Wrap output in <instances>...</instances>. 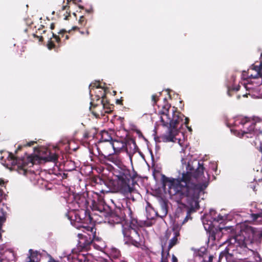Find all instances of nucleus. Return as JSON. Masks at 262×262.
Returning a JSON list of instances; mask_svg holds the SVG:
<instances>
[{"label": "nucleus", "instance_id": "nucleus-1", "mask_svg": "<svg viewBox=\"0 0 262 262\" xmlns=\"http://www.w3.org/2000/svg\"><path fill=\"white\" fill-rule=\"evenodd\" d=\"M205 168L203 163H197L195 168L189 162L186 167V171H183L177 178H168L162 175V181L164 189L168 187V192L172 199L180 205L179 208L186 211V215L181 225L188 220H191L192 213L199 208L200 193L206 187V185L194 181L203 176Z\"/></svg>", "mask_w": 262, "mask_h": 262}, {"label": "nucleus", "instance_id": "nucleus-2", "mask_svg": "<svg viewBox=\"0 0 262 262\" xmlns=\"http://www.w3.org/2000/svg\"><path fill=\"white\" fill-rule=\"evenodd\" d=\"M165 104L162 106V109L159 113L161 114V121L164 126L169 125V132L167 135H163L161 137L163 142L173 141L175 136L178 133L177 129L179 123L183 120L184 115L178 111L177 108L173 107L172 110L171 117L169 114V109L171 105L169 104L166 98L164 99Z\"/></svg>", "mask_w": 262, "mask_h": 262}, {"label": "nucleus", "instance_id": "nucleus-3", "mask_svg": "<svg viewBox=\"0 0 262 262\" xmlns=\"http://www.w3.org/2000/svg\"><path fill=\"white\" fill-rule=\"evenodd\" d=\"M91 201V208L94 212L92 215L99 216L102 220L108 218V222L111 224H122L124 222L123 217L117 211L112 212L109 206L105 203L103 196L98 193H94Z\"/></svg>", "mask_w": 262, "mask_h": 262}, {"label": "nucleus", "instance_id": "nucleus-4", "mask_svg": "<svg viewBox=\"0 0 262 262\" xmlns=\"http://www.w3.org/2000/svg\"><path fill=\"white\" fill-rule=\"evenodd\" d=\"M113 174L116 178L114 180V187L117 192L123 195H128L135 191L130 186V180L133 178L130 171L123 164L114 168Z\"/></svg>", "mask_w": 262, "mask_h": 262}, {"label": "nucleus", "instance_id": "nucleus-5", "mask_svg": "<svg viewBox=\"0 0 262 262\" xmlns=\"http://www.w3.org/2000/svg\"><path fill=\"white\" fill-rule=\"evenodd\" d=\"M123 195L124 198L121 199L120 202L121 206L119 205L118 207L119 213L122 217H123V220L126 223H129L131 226L135 227H141L140 222L138 221L137 219L135 217L133 210V209H134V207L130 202L131 200L133 201L135 200L132 193Z\"/></svg>", "mask_w": 262, "mask_h": 262}, {"label": "nucleus", "instance_id": "nucleus-6", "mask_svg": "<svg viewBox=\"0 0 262 262\" xmlns=\"http://www.w3.org/2000/svg\"><path fill=\"white\" fill-rule=\"evenodd\" d=\"M180 234L179 231L173 229L172 231L167 230L162 240V252L161 262H168L170 256L169 251L178 243V237Z\"/></svg>", "mask_w": 262, "mask_h": 262}, {"label": "nucleus", "instance_id": "nucleus-7", "mask_svg": "<svg viewBox=\"0 0 262 262\" xmlns=\"http://www.w3.org/2000/svg\"><path fill=\"white\" fill-rule=\"evenodd\" d=\"M8 160L11 162L13 169L17 170L19 173L24 175L26 174L28 168L32 167L38 158L37 156L34 155L19 158L11 152H8Z\"/></svg>", "mask_w": 262, "mask_h": 262}, {"label": "nucleus", "instance_id": "nucleus-8", "mask_svg": "<svg viewBox=\"0 0 262 262\" xmlns=\"http://www.w3.org/2000/svg\"><path fill=\"white\" fill-rule=\"evenodd\" d=\"M101 94L99 95L98 100H101V103L102 105V110L99 109L100 106L98 104H94L91 102V106L90 109L94 116L96 118H100V116H104L105 113L110 114L112 112L114 109V105L111 104L106 99V92L105 91H100Z\"/></svg>", "mask_w": 262, "mask_h": 262}, {"label": "nucleus", "instance_id": "nucleus-9", "mask_svg": "<svg viewBox=\"0 0 262 262\" xmlns=\"http://www.w3.org/2000/svg\"><path fill=\"white\" fill-rule=\"evenodd\" d=\"M139 227H135L131 226H122V232L123 235L124 242L125 244L132 245L136 247L141 246V239L137 229Z\"/></svg>", "mask_w": 262, "mask_h": 262}, {"label": "nucleus", "instance_id": "nucleus-10", "mask_svg": "<svg viewBox=\"0 0 262 262\" xmlns=\"http://www.w3.org/2000/svg\"><path fill=\"white\" fill-rule=\"evenodd\" d=\"M74 214L75 218L72 219V216L70 217L68 214H66L68 219L71 221L73 220L75 223H77L79 225H75L76 228L81 229L82 231V227H78V226H91L88 225L89 223H91L93 221V217L90 212L88 210H78L73 212Z\"/></svg>", "mask_w": 262, "mask_h": 262}, {"label": "nucleus", "instance_id": "nucleus-11", "mask_svg": "<svg viewBox=\"0 0 262 262\" xmlns=\"http://www.w3.org/2000/svg\"><path fill=\"white\" fill-rule=\"evenodd\" d=\"M110 145L113 148L114 151L116 152H120L124 148H126V150L127 151H128V148H130V150L132 149L134 152L138 147L135 140L133 139L128 140L126 142L115 140L111 142Z\"/></svg>", "mask_w": 262, "mask_h": 262}, {"label": "nucleus", "instance_id": "nucleus-12", "mask_svg": "<svg viewBox=\"0 0 262 262\" xmlns=\"http://www.w3.org/2000/svg\"><path fill=\"white\" fill-rule=\"evenodd\" d=\"M72 204L75 208V210H87L88 206L89 204V201L84 194H75L73 195V200Z\"/></svg>", "mask_w": 262, "mask_h": 262}, {"label": "nucleus", "instance_id": "nucleus-13", "mask_svg": "<svg viewBox=\"0 0 262 262\" xmlns=\"http://www.w3.org/2000/svg\"><path fill=\"white\" fill-rule=\"evenodd\" d=\"M223 230H227V229L225 227L209 226L207 231L208 240L212 242L219 241L223 234Z\"/></svg>", "mask_w": 262, "mask_h": 262}, {"label": "nucleus", "instance_id": "nucleus-14", "mask_svg": "<svg viewBox=\"0 0 262 262\" xmlns=\"http://www.w3.org/2000/svg\"><path fill=\"white\" fill-rule=\"evenodd\" d=\"M78 237L79 241L78 243V247L80 250H88L90 248V246H92L93 239H91L90 236L87 234L78 233Z\"/></svg>", "mask_w": 262, "mask_h": 262}, {"label": "nucleus", "instance_id": "nucleus-15", "mask_svg": "<svg viewBox=\"0 0 262 262\" xmlns=\"http://www.w3.org/2000/svg\"><path fill=\"white\" fill-rule=\"evenodd\" d=\"M79 227H82V231L85 234H87L88 235L90 236L91 239H93L92 246L94 245V243H97L99 241H103L101 237H99L96 235V229L95 225L91 224V226H78Z\"/></svg>", "mask_w": 262, "mask_h": 262}, {"label": "nucleus", "instance_id": "nucleus-16", "mask_svg": "<svg viewBox=\"0 0 262 262\" xmlns=\"http://www.w3.org/2000/svg\"><path fill=\"white\" fill-rule=\"evenodd\" d=\"M100 161L101 163L106 165L108 164V161L111 162L117 166V167L123 165L119 156L116 154H110L107 156H104L103 158L100 159Z\"/></svg>", "mask_w": 262, "mask_h": 262}, {"label": "nucleus", "instance_id": "nucleus-17", "mask_svg": "<svg viewBox=\"0 0 262 262\" xmlns=\"http://www.w3.org/2000/svg\"><path fill=\"white\" fill-rule=\"evenodd\" d=\"M240 123L244 125V128H246V130L242 131V137H243L245 134H251L254 131L256 125L255 122L250 121L249 119L245 118L241 120Z\"/></svg>", "mask_w": 262, "mask_h": 262}, {"label": "nucleus", "instance_id": "nucleus-18", "mask_svg": "<svg viewBox=\"0 0 262 262\" xmlns=\"http://www.w3.org/2000/svg\"><path fill=\"white\" fill-rule=\"evenodd\" d=\"M229 248H226L220 253L217 262H221L224 258L227 262H235L233 254L229 253Z\"/></svg>", "mask_w": 262, "mask_h": 262}, {"label": "nucleus", "instance_id": "nucleus-19", "mask_svg": "<svg viewBox=\"0 0 262 262\" xmlns=\"http://www.w3.org/2000/svg\"><path fill=\"white\" fill-rule=\"evenodd\" d=\"M71 30L67 31L64 29H61L57 33L58 35L52 32V37L55 39V41L57 43V47L58 48L60 47V43H61V37H64V35L66 33H70Z\"/></svg>", "mask_w": 262, "mask_h": 262}, {"label": "nucleus", "instance_id": "nucleus-20", "mask_svg": "<svg viewBox=\"0 0 262 262\" xmlns=\"http://www.w3.org/2000/svg\"><path fill=\"white\" fill-rule=\"evenodd\" d=\"M249 77L253 79L251 80V83H255L256 86H260L262 84V73L259 74H257L256 72L254 75L251 74L249 75Z\"/></svg>", "mask_w": 262, "mask_h": 262}, {"label": "nucleus", "instance_id": "nucleus-21", "mask_svg": "<svg viewBox=\"0 0 262 262\" xmlns=\"http://www.w3.org/2000/svg\"><path fill=\"white\" fill-rule=\"evenodd\" d=\"M29 252L30 254L29 262H38L40 255L39 252L37 251H33L32 249H30Z\"/></svg>", "mask_w": 262, "mask_h": 262}, {"label": "nucleus", "instance_id": "nucleus-22", "mask_svg": "<svg viewBox=\"0 0 262 262\" xmlns=\"http://www.w3.org/2000/svg\"><path fill=\"white\" fill-rule=\"evenodd\" d=\"M100 142H109L110 144H111V142L113 140L108 132L103 130L101 132V138L100 139Z\"/></svg>", "mask_w": 262, "mask_h": 262}, {"label": "nucleus", "instance_id": "nucleus-23", "mask_svg": "<svg viewBox=\"0 0 262 262\" xmlns=\"http://www.w3.org/2000/svg\"><path fill=\"white\" fill-rule=\"evenodd\" d=\"M251 216L253 221L261 222L262 221V209H258L256 212L252 213Z\"/></svg>", "mask_w": 262, "mask_h": 262}, {"label": "nucleus", "instance_id": "nucleus-24", "mask_svg": "<svg viewBox=\"0 0 262 262\" xmlns=\"http://www.w3.org/2000/svg\"><path fill=\"white\" fill-rule=\"evenodd\" d=\"M260 58H261V60L259 64H256L257 62H255L251 66L250 69L251 70L257 72V74L262 73V53L260 55Z\"/></svg>", "mask_w": 262, "mask_h": 262}, {"label": "nucleus", "instance_id": "nucleus-25", "mask_svg": "<svg viewBox=\"0 0 262 262\" xmlns=\"http://www.w3.org/2000/svg\"><path fill=\"white\" fill-rule=\"evenodd\" d=\"M93 246L95 249L102 251L105 248L106 245L104 241H99L97 243H94Z\"/></svg>", "mask_w": 262, "mask_h": 262}, {"label": "nucleus", "instance_id": "nucleus-26", "mask_svg": "<svg viewBox=\"0 0 262 262\" xmlns=\"http://www.w3.org/2000/svg\"><path fill=\"white\" fill-rule=\"evenodd\" d=\"M58 155L50 152L49 155L45 157V159L49 162H56L58 160Z\"/></svg>", "mask_w": 262, "mask_h": 262}, {"label": "nucleus", "instance_id": "nucleus-27", "mask_svg": "<svg viewBox=\"0 0 262 262\" xmlns=\"http://www.w3.org/2000/svg\"><path fill=\"white\" fill-rule=\"evenodd\" d=\"M36 142L35 141H30L26 144L18 145L17 148L15 150V154H16L19 150H20L23 147L32 146Z\"/></svg>", "mask_w": 262, "mask_h": 262}, {"label": "nucleus", "instance_id": "nucleus-28", "mask_svg": "<svg viewBox=\"0 0 262 262\" xmlns=\"http://www.w3.org/2000/svg\"><path fill=\"white\" fill-rule=\"evenodd\" d=\"M207 250L205 247H201L198 251L196 254L200 257H203L207 254Z\"/></svg>", "mask_w": 262, "mask_h": 262}, {"label": "nucleus", "instance_id": "nucleus-29", "mask_svg": "<svg viewBox=\"0 0 262 262\" xmlns=\"http://www.w3.org/2000/svg\"><path fill=\"white\" fill-rule=\"evenodd\" d=\"M47 46L48 48L50 50L56 48V46L54 43V41L52 40L51 37L49 38V39L48 41Z\"/></svg>", "mask_w": 262, "mask_h": 262}, {"label": "nucleus", "instance_id": "nucleus-30", "mask_svg": "<svg viewBox=\"0 0 262 262\" xmlns=\"http://www.w3.org/2000/svg\"><path fill=\"white\" fill-rule=\"evenodd\" d=\"M74 259H77L79 261V262H82L83 261L85 260V257L83 254H78L77 255H76V257H75L74 256L73 257Z\"/></svg>", "mask_w": 262, "mask_h": 262}, {"label": "nucleus", "instance_id": "nucleus-31", "mask_svg": "<svg viewBox=\"0 0 262 262\" xmlns=\"http://www.w3.org/2000/svg\"><path fill=\"white\" fill-rule=\"evenodd\" d=\"M78 24L81 26H85L86 24V20L84 16H81L78 20Z\"/></svg>", "mask_w": 262, "mask_h": 262}, {"label": "nucleus", "instance_id": "nucleus-32", "mask_svg": "<svg viewBox=\"0 0 262 262\" xmlns=\"http://www.w3.org/2000/svg\"><path fill=\"white\" fill-rule=\"evenodd\" d=\"M89 87L91 90L94 89L95 88L97 89L101 88L99 81H95V82L91 83Z\"/></svg>", "mask_w": 262, "mask_h": 262}, {"label": "nucleus", "instance_id": "nucleus-33", "mask_svg": "<svg viewBox=\"0 0 262 262\" xmlns=\"http://www.w3.org/2000/svg\"><path fill=\"white\" fill-rule=\"evenodd\" d=\"M161 209L162 210V214H163L162 215H161L160 216L161 217H164L166 215V214L167 213V208L166 205L165 204H163L161 206Z\"/></svg>", "mask_w": 262, "mask_h": 262}, {"label": "nucleus", "instance_id": "nucleus-34", "mask_svg": "<svg viewBox=\"0 0 262 262\" xmlns=\"http://www.w3.org/2000/svg\"><path fill=\"white\" fill-rule=\"evenodd\" d=\"M152 101L153 102V105H156L158 101L159 100L158 96L157 95H152L151 96Z\"/></svg>", "mask_w": 262, "mask_h": 262}, {"label": "nucleus", "instance_id": "nucleus-35", "mask_svg": "<svg viewBox=\"0 0 262 262\" xmlns=\"http://www.w3.org/2000/svg\"><path fill=\"white\" fill-rule=\"evenodd\" d=\"M223 220V217L220 214H219L216 217H214L213 218V221H216V222H222Z\"/></svg>", "mask_w": 262, "mask_h": 262}, {"label": "nucleus", "instance_id": "nucleus-36", "mask_svg": "<svg viewBox=\"0 0 262 262\" xmlns=\"http://www.w3.org/2000/svg\"><path fill=\"white\" fill-rule=\"evenodd\" d=\"M189 118H187V117H186L185 119L184 124L186 125V126L188 128V130L189 131H191V130H192L191 127H189L188 126V124H189Z\"/></svg>", "mask_w": 262, "mask_h": 262}, {"label": "nucleus", "instance_id": "nucleus-37", "mask_svg": "<svg viewBox=\"0 0 262 262\" xmlns=\"http://www.w3.org/2000/svg\"><path fill=\"white\" fill-rule=\"evenodd\" d=\"M33 36L34 37L38 38L39 42H42L43 40V38L42 36H38L35 34H33Z\"/></svg>", "mask_w": 262, "mask_h": 262}, {"label": "nucleus", "instance_id": "nucleus-38", "mask_svg": "<svg viewBox=\"0 0 262 262\" xmlns=\"http://www.w3.org/2000/svg\"><path fill=\"white\" fill-rule=\"evenodd\" d=\"M123 99L121 97L120 99H118L116 101V103L117 104L119 105H123Z\"/></svg>", "mask_w": 262, "mask_h": 262}, {"label": "nucleus", "instance_id": "nucleus-39", "mask_svg": "<svg viewBox=\"0 0 262 262\" xmlns=\"http://www.w3.org/2000/svg\"><path fill=\"white\" fill-rule=\"evenodd\" d=\"M5 220L6 219L4 216H0V228L2 227V224Z\"/></svg>", "mask_w": 262, "mask_h": 262}, {"label": "nucleus", "instance_id": "nucleus-40", "mask_svg": "<svg viewBox=\"0 0 262 262\" xmlns=\"http://www.w3.org/2000/svg\"><path fill=\"white\" fill-rule=\"evenodd\" d=\"M83 136L85 139H88L90 137L89 133L88 131L85 132Z\"/></svg>", "mask_w": 262, "mask_h": 262}, {"label": "nucleus", "instance_id": "nucleus-41", "mask_svg": "<svg viewBox=\"0 0 262 262\" xmlns=\"http://www.w3.org/2000/svg\"><path fill=\"white\" fill-rule=\"evenodd\" d=\"M171 262H178V259L174 254L172 255Z\"/></svg>", "mask_w": 262, "mask_h": 262}, {"label": "nucleus", "instance_id": "nucleus-42", "mask_svg": "<svg viewBox=\"0 0 262 262\" xmlns=\"http://www.w3.org/2000/svg\"><path fill=\"white\" fill-rule=\"evenodd\" d=\"M213 255H210L208 258V260L207 262H212V260L213 259Z\"/></svg>", "mask_w": 262, "mask_h": 262}, {"label": "nucleus", "instance_id": "nucleus-43", "mask_svg": "<svg viewBox=\"0 0 262 262\" xmlns=\"http://www.w3.org/2000/svg\"><path fill=\"white\" fill-rule=\"evenodd\" d=\"M55 27V23H51L50 25V28L51 29V30L54 29Z\"/></svg>", "mask_w": 262, "mask_h": 262}, {"label": "nucleus", "instance_id": "nucleus-44", "mask_svg": "<svg viewBox=\"0 0 262 262\" xmlns=\"http://www.w3.org/2000/svg\"><path fill=\"white\" fill-rule=\"evenodd\" d=\"M5 185V182L3 179H0V186H3Z\"/></svg>", "mask_w": 262, "mask_h": 262}, {"label": "nucleus", "instance_id": "nucleus-45", "mask_svg": "<svg viewBox=\"0 0 262 262\" xmlns=\"http://www.w3.org/2000/svg\"><path fill=\"white\" fill-rule=\"evenodd\" d=\"M101 91H105V90H101ZM101 92H100V91H99V93L96 95V100H97V99L98 98V97H99L98 96H99H99H100V95H101Z\"/></svg>", "mask_w": 262, "mask_h": 262}, {"label": "nucleus", "instance_id": "nucleus-46", "mask_svg": "<svg viewBox=\"0 0 262 262\" xmlns=\"http://www.w3.org/2000/svg\"><path fill=\"white\" fill-rule=\"evenodd\" d=\"M67 8L69 9V6H68V5L63 6L62 7V10H67Z\"/></svg>", "mask_w": 262, "mask_h": 262}, {"label": "nucleus", "instance_id": "nucleus-47", "mask_svg": "<svg viewBox=\"0 0 262 262\" xmlns=\"http://www.w3.org/2000/svg\"><path fill=\"white\" fill-rule=\"evenodd\" d=\"M85 11H86V13H92V9H86V10H85Z\"/></svg>", "mask_w": 262, "mask_h": 262}, {"label": "nucleus", "instance_id": "nucleus-48", "mask_svg": "<svg viewBox=\"0 0 262 262\" xmlns=\"http://www.w3.org/2000/svg\"><path fill=\"white\" fill-rule=\"evenodd\" d=\"M79 28L77 26H74L72 29V30H79Z\"/></svg>", "mask_w": 262, "mask_h": 262}, {"label": "nucleus", "instance_id": "nucleus-49", "mask_svg": "<svg viewBox=\"0 0 262 262\" xmlns=\"http://www.w3.org/2000/svg\"><path fill=\"white\" fill-rule=\"evenodd\" d=\"M48 262H58V261L55 260L54 259L51 258Z\"/></svg>", "mask_w": 262, "mask_h": 262}, {"label": "nucleus", "instance_id": "nucleus-50", "mask_svg": "<svg viewBox=\"0 0 262 262\" xmlns=\"http://www.w3.org/2000/svg\"><path fill=\"white\" fill-rule=\"evenodd\" d=\"M64 37H65V39H64L65 40H68L69 39V36L67 34H66L64 35Z\"/></svg>", "mask_w": 262, "mask_h": 262}, {"label": "nucleus", "instance_id": "nucleus-51", "mask_svg": "<svg viewBox=\"0 0 262 262\" xmlns=\"http://www.w3.org/2000/svg\"><path fill=\"white\" fill-rule=\"evenodd\" d=\"M137 133L139 135V136H143L142 133L140 130L137 131Z\"/></svg>", "mask_w": 262, "mask_h": 262}, {"label": "nucleus", "instance_id": "nucleus-52", "mask_svg": "<svg viewBox=\"0 0 262 262\" xmlns=\"http://www.w3.org/2000/svg\"><path fill=\"white\" fill-rule=\"evenodd\" d=\"M70 16V13H69L68 16H65L64 19H66V20L68 19V17Z\"/></svg>", "mask_w": 262, "mask_h": 262}, {"label": "nucleus", "instance_id": "nucleus-53", "mask_svg": "<svg viewBox=\"0 0 262 262\" xmlns=\"http://www.w3.org/2000/svg\"><path fill=\"white\" fill-rule=\"evenodd\" d=\"M43 28H44V26H43V25H41V27H40L39 28H38V30H41V29H42Z\"/></svg>", "mask_w": 262, "mask_h": 262}, {"label": "nucleus", "instance_id": "nucleus-54", "mask_svg": "<svg viewBox=\"0 0 262 262\" xmlns=\"http://www.w3.org/2000/svg\"><path fill=\"white\" fill-rule=\"evenodd\" d=\"M239 86H238V88H236L233 89V90L237 91L239 90Z\"/></svg>", "mask_w": 262, "mask_h": 262}, {"label": "nucleus", "instance_id": "nucleus-55", "mask_svg": "<svg viewBox=\"0 0 262 262\" xmlns=\"http://www.w3.org/2000/svg\"><path fill=\"white\" fill-rule=\"evenodd\" d=\"M78 7L80 9H84V7L82 6H81V5H78Z\"/></svg>", "mask_w": 262, "mask_h": 262}, {"label": "nucleus", "instance_id": "nucleus-56", "mask_svg": "<svg viewBox=\"0 0 262 262\" xmlns=\"http://www.w3.org/2000/svg\"><path fill=\"white\" fill-rule=\"evenodd\" d=\"M86 34H87L88 35H89V31H88V30H87V31H86Z\"/></svg>", "mask_w": 262, "mask_h": 262}, {"label": "nucleus", "instance_id": "nucleus-57", "mask_svg": "<svg viewBox=\"0 0 262 262\" xmlns=\"http://www.w3.org/2000/svg\"><path fill=\"white\" fill-rule=\"evenodd\" d=\"M250 230H251V231L252 232V235H253V230H252V229H250Z\"/></svg>", "mask_w": 262, "mask_h": 262}, {"label": "nucleus", "instance_id": "nucleus-58", "mask_svg": "<svg viewBox=\"0 0 262 262\" xmlns=\"http://www.w3.org/2000/svg\"><path fill=\"white\" fill-rule=\"evenodd\" d=\"M46 32V30H43V31H42V32H43V33H45Z\"/></svg>", "mask_w": 262, "mask_h": 262}, {"label": "nucleus", "instance_id": "nucleus-59", "mask_svg": "<svg viewBox=\"0 0 262 262\" xmlns=\"http://www.w3.org/2000/svg\"><path fill=\"white\" fill-rule=\"evenodd\" d=\"M80 33L82 34H83L84 32H80Z\"/></svg>", "mask_w": 262, "mask_h": 262}, {"label": "nucleus", "instance_id": "nucleus-60", "mask_svg": "<svg viewBox=\"0 0 262 262\" xmlns=\"http://www.w3.org/2000/svg\"><path fill=\"white\" fill-rule=\"evenodd\" d=\"M205 230H207V231H208V230H207V228H206V227H205Z\"/></svg>", "mask_w": 262, "mask_h": 262}, {"label": "nucleus", "instance_id": "nucleus-61", "mask_svg": "<svg viewBox=\"0 0 262 262\" xmlns=\"http://www.w3.org/2000/svg\"><path fill=\"white\" fill-rule=\"evenodd\" d=\"M205 230H207V231H208V230H207V228H206V227H205Z\"/></svg>", "mask_w": 262, "mask_h": 262}, {"label": "nucleus", "instance_id": "nucleus-62", "mask_svg": "<svg viewBox=\"0 0 262 262\" xmlns=\"http://www.w3.org/2000/svg\"><path fill=\"white\" fill-rule=\"evenodd\" d=\"M116 91H114V94H116Z\"/></svg>", "mask_w": 262, "mask_h": 262}, {"label": "nucleus", "instance_id": "nucleus-63", "mask_svg": "<svg viewBox=\"0 0 262 262\" xmlns=\"http://www.w3.org/2000/svg\"><path fill=\"white\" fill-rule=\"evenodd\" d=\"M78 2H81V0H79Z\"/></svg>", "mask_w": 262, "mask_h": 262}, {"label": "nucleus", "instance_id": "nucleus-64", "mask_svg": "<svg viewBox=\"0 0 262 262\" xmlns=\"http://www.w3.org/2000/svg\"><path fill=\"white\" fill-rule=\"evenodd\" d=\"M228 93L229 94V90L228 92ZM230 95V94H229Z\"/></svg>", "mask_w": 262, "mask_h": 262}]
</instances>
